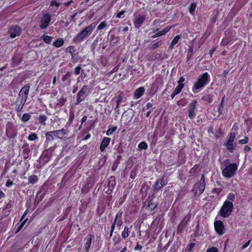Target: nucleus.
I'll use <instances>...</instances> for the list:
<instances>
[{
	"label": "nucleus",
	"instance_id": "a18cd8bd",
	"mask_svg": "<svg viewBox=\"0 0 252 252\" xmlns=\"http://www.w3.org/2000/svg\"><path fill=\"white\" fill-rule=\"evenodd\" d=\"M196 7V4L195 3H192L189 8V11L190 14H193L194 12L195 8Z\"/></svg>",
	"mask_w": 252,
	"mask_h": 252
},
{
	"label": "nucleus",
	"instance_id": "c756f323",
	"mask_svg": "<svg viewBox=\"0 0 252 252\" xmlns=\"http://www.w3.org/2000/svg\"><path fill=\"white\" fill-rule=\"evenodd\" d=\"M181 38V36L179 35H176L172 40L171 43L169 46L170 49L173 48L174 46L177 43L179 40Z\"/></svg>",
	"mask_w": 252,
	"mask_h": 252
},
{
	"label": "nucleus",
	"instance_id": "bf43d9fd",
	"mask_svg": "<svg viewBox=\"0 0 252 252\" xmlns=\"http://www.w3.org/2000/svg\"><path fill=\"white\" fill-rule=\"evenodd\" d=\"M251 240H249L245 244H244L241 247V250H244L245 248H246L251 244Z\"/></svg>",
	"mask_w": 252,
	"mask_h": 252
},
{
	"label": "nucleus",
	"instance_id": "69168bd1",
	"mask_svg": "<svg viewBox=\"0 0 252 252\" xmlns=\"http://www.w3.org/2000/svg\"><path fill=\"white\" fill-rule=\"evenodd\" d=\"M13 184V182L8 180L5 184V186L7 187H10Z\"/></svg>",
	"mask_w": 252,
	"mask_h": 252
},
{
	"label": "nucleus",
	"instance_id": "7c9ffc66",
	"mask_svg": "<svg viewBox=\"0 0 252 252\" xmlns=\"http://www.w3.org/2000/svg\"><path fill=\"white\" fill-rule=\"evenodd\" d=\"M47 117L44 115H41L38 117V121L39 123H40L43 126H45L46 123L45 121L47 120Z\"/></svg>",
	"mask_w": 252,
	"mask_h": 252
},
{
	"label": "nucleus",
	"instance_id": "c9c22d12",
	"mask_svg": "<svg viewBox=\"0 0 252 252\" xmlns=\"http://www.w3.org/2000/svg\"><path fill=\"white\" fill-rule=\"evenodd\" d=\"M129 228L127 226H125L124 231L122 233V237L124 239L126 238L129 235Z\"/></svg>",
	"mask_w": 252,
	"mask_h": 252
},
{
	"label": "nucleus",
	"instance_id": "dca6fc26",
	"mask_svg": "<svg viewBox=\"0 0 252 252\" xmlns=\"http://www.w3.org/2000/svg\"><path fill=\"white\" fill-rule=\"evenodd\" d=\"M155 197V195L153 194L151 196V198L149 201L147 208L149 210L152 211L157 207L158 203L157 201H155L154 199Z\"/></svg>",
	"mask_w": 252,
	"mask_h": 252
},
{
	"label": "nucleus",
	"instance_id": "3c124183",
	"mask_svg": "<svg viewBox=\"0 0 252 252\" xmlns=\"http://www.w3.org/2000/svg\"><path fill=\"white\" fill-rule=\"evenodd\" d=\"M249 141V138L247 136H245L244 138L242 140H240L239 141V143L240 144H246Z\"/></svg>",
	"mask_w": 252,
	"mask_h": 252
},
{
	"label": "nucleus",
	"instance_id": "6e6552de",
	"mask_svg": "<svg viewBox=\"0 0 252 252\" xmlns=\"http://www.w3.org/2000/svg\"><path fill=\"white\" fill-rule=\"evenodd\" d=\"M30 85L29 84H27L21 89L18 95L21 96V98L27 100L29 94Z\"/></svg>",
	"mask_w": 252,
	"mask_h": 252
},
{
	"label": "nucleus",
	"instance_id": "e433bc0d",
	"mask_svg": "<svg viewBox=\"0 0 252 252\" xmlns=\"http://www.w3.org/2000/svg\"><path fill=\"white\" fill-rule=\"evenodd\" d=\"M98 39L97 38H96L94 41L92 43L91 45V50L93 52V53L94 54V50H95V49L97 45V43H98Z\"/></svg>",
	"mask_w": 252,
	"mask_h": 252
},
{
	"label": "nucleus",
	"instance_id": "c03bdc74",
	"mask_svg": "<svg viewBox=\"0 0 252 252\" xmlns=\"http://www.w3.org/2000/svg\"><path fill=\"white\" fill-rule=\"evenodd\" d=\"M30 150L29 148H26L23 150V154L25 158H27L29 156Z\"/></svg>",
	"mask_w": 252,
	"mask_h": 252
},
{
	"label": "nucleus",
	"instance_id": "de8ad7c7",
	"mask_svg": "<svg viewBox=\"0 0 252 252\" xmlns=\"http://www.w3.org/2000/svg\"><path fill=\"white\" fill-rule=\"evenodd\" d=\"M37 138L38 137L35 133H32L28 136V139L30 141H33Z\"/></svg>",
	"mask_w": 252,
	"mask_h": 252
},
{
	"label": "nucleus",
	"instance_id": "473e14b6",
	"mask_svg": "<svg viewBox=\"0 0 252 252\" xmlns=\"http://www.w3.org/2000/svg\"><path fill=\"white\" fill-rule=\"evenodd\" d=\"M162 44V42L161 41H159L156 43H155L154 44H152L149 47V48L152 50H154L156 49H157L158 47L160 46L161 44Z\"/></svg>",
	"mask_w": 252,
	"mask_h": 252
},
{
	"label": "nucleus",
	"instance_id": "4d7b16f0",
	"mask_svg": "<svg viewBox=\"0 0 252 252\" xmlns=\"http://www.w3.org/2000/svg\"><path fill=\"white\" fill-rule=\"evenodd\" d=\"M206 252H218V250L216 247H213L208 249Z\"/></svg>",
	"mask_w": 252,
	"mask_h": 252
},
{
	"label": "nucleus",
	"instance_id": "c85d7f7f",
	"mask_svg": "<svg viewBox=\"0 0 252 252\" xmlns=\"http://www.w3.org/2000/svg\"><path fill=\"white\" fill-rule=\"evenodd\" d=\"M58 130V133L59 135V139H63V137L64 135H66L68 133V130L67 129H65L64 128H62Z\"/></svg>",
	"mask_w": 252,
	"mask_h": 252
},
{
	"label": "nucleus",
	"instance_id": "f03ea898",
	"mask_svg": "<svg viewBox=\"0 0 252 252\" xmlns=\"http://www.w3.org/2000/svg\"><path fill=\"white\" fill-rule=\"evenodd\" d=\"M209 81V75L207 72L200 75L197 80L194 83L192 90L194 93H197Z\"/></svg>",
	"mask_w": 252,
	"mask_h": 252
},
{
	"label": "nucleus",
	"instance_id": "39448f33",
	"mask_svg": "<svg viewBox=\"0 0 252 252\" xmlns=\"http://www.w3.org/2000/svg\"><path fill=\"white\" fill-rule=\"evenodd\" d=\"M88 92L89 87L87 85H84L76 95V101L75 103L76 105H78L85 99L87 96Z\"/></svg>",
	"mask_w": 252,
	"mask_h": 252
},
{
	"label": "nucleus",
	"instance_id": "6ab92c4d",
	"mask_svg": "<svg viewBox=\"0 0 252 252\" xmlns=\"http://www.w3.org/2000/svg\"><path fill=\"white\" fill-rule=\"evenodd\" d=\"M45 137H46V141L45 143L47 145L51 141H53L54 139V135L53 134V132L52 131L47 132L45 133Z\"/></svg>",
	"mask_w": 252,
	"mask_h": 252
},
{
	"label": "nucleus",
	"instance_id": "e2e57ef3",
	"mask_svg": "<svg viewBox=\"0 0 252 252\" xmlns=\"http://www.w3.org/2000/svg\"><path fill=\"white\" fill-rule=\"evenodd\" d=\"M115 224H116V223H115L114 222L113 224L111 226V231H110V236H112V235L113 232V231L114 230V228H115Z\"/></svg>",
	"mask_w": 252,
	"mask_h": 252
},
{
	"label": "nucleus",
	"instance_id": "6e6d98bb",
	"mask_svg": "<svg viewBox=\"0 0 252 252\" xmlns=\"http://www.w3.org/2000/svg\"><path fill=\"white\" fill-rule=\"evenodd\" d=\"M142 249V246L140 245L138 242L137 243L136 246L134 248L135 251H141Z\"/></svg>",
	"mask_w": 252,
	"mask_h": 252
},
{
	"label": "nucleus",
	"instance_id": "9d476101",
	"mask_svg": "<svg viewBox=\"0 0 252 252\" xmlns=\"http://www.w3.org/2000/svg\"><path fill=\"white\" fill-rule=\"evenodd\" d=\"M214 227L216 231L219 235H222L224 233V226L223 222L221 221H215L214 222Z\"/></svg>",
	"mask_w": 252,
	"mask_h": 252
},
{
	"label": "nucleus",
	"instance_id": "a19ab883",
	"mask_svg": "<svg viewBox=\"0 0 252 252\" xmlns=\"http://www.w3.org/2000/svg\"><path fill=\"white\" fill-rule=\"evenodd\" d=\"M107 26V24L105 21H103L97 26V29L99 31L104 29Z\"/></svg>",
	"mask_w": 252,
	"mask_h": 252
},
{
	"label": "nucleus",
	"instance_id": "680f3d73",
	"mask_svg": "<svg viewBox=\"0 0 252 252\" xmlns=\"http://www.w3.org/2000/svg\"><path fill=\"white\" fill-rule=\"evenodd\" d=\"M52 132H53V134L54 135V138L55 137H56L57 138H59V133H58V130H54V131H52Z\"/></svg>",
	"mask_w": 252,
	"mask_h": 252
},
{
	"label": "nucleus",
	"instance_id": "aec40b11",
	"mask_svg": "<svg viewBox=\"0 0 252 252\" xmlns=\"http://www.w3.org/2000/svg\"><path fill=\"white\" fill-rule=\"evenodd\" d=\"M145 92V89L144 87H141L136 89L134 92V97L136 98H139L144 94Z\"/></svg>",
	"mask_w": 252,
	"mask_h": 252
},
{
	"label": "nucleus",
	"instance_id": "4c0bfd02",
	"mask_svg": "<svg viewBox=\"0 0 252 252\" xmlns=\"http://www.w3.org/2000/svg\"><path fill=\"white\" fill-rule=\"evenodd\" d=\"M65 101L66 99L64 97L61 96V97L58 99V102L57 103V105L63 106V105H64Z\"/></svg>",
	"mask_w": 252,
	"mask_h": 252
},
{
	"label": "nucleus",
	"instance_id": "774afa93",
	"mask_svg": "<svg viewBox=\"0 0 252 252\" xmlns=\"http://www.w3.org/2000/svg\"><path fill=\"white\" fill-rule=\"evenodd\" d=\"M244 150L245 152H248L251 150V148L248 146H246L245 147Z\"/></svg>",
	"mask_w": 252,
	"mask_h": 252
},
{
	"label": "nucleus",
	"instance_id": "393cba45",
	"mask_svg": "<svg viewBox=\"0 0 252 252\" xmlns=\"http://www.w3.org/2000/svg\"><path fill=\"white\" fill-rule=\"evenodd\" d=\"M224 145L227 147V150L230 152H233L235 150V147L232 142L227 141L224 144Z\"/></svg>",
	"mask_w": 252,
	"mask_h": 252
},
{
	"label": "nucleus",
	"instance_id": "ddd939ff",
	"mask_svg": "<svg viewBox=\"0 0 252 252\" xmlns=\"http://www.w3.org/2000/svg\"><path fill=\"white\" fill-rule=\"evenodd\" d=\"M145 20V16L139 15L138 17L135 19L133 23L135 28L139 29Z\"/></svg>",
	"mask_w": 252,
	"mask_h": 252
},
{
	"label": "nucleus",
	"instance_id": "0eeeda50",
	"mask_svg": "<svg viewBox=\"0 0 252 252\" xmlns=\"http://www.w3.org/2000/svg\"><path fill=\"white\" fill-rule=\"evenodd\" d=\"M51 15L49 13L44 14L41 17L40 21L39 27L41 29H44L47 28L51 22Z\"/></svg>",
	"mask_w": 252,
	"mask_h": 252
},
{
	"label": "nucleus",
	"instance_id": "f3484780",
	"mask_svg": "<svg viewBox=\"0 0 252 252\" xmlns=\"http://www.w3.org/2000/svg\"><path fill=\"white\" fill-rule=\"evenodd\" d=\"M171 27H170V26L166 27L163 30H162L159 32H158L155 34L153 35L152 36V38H155L157 37L165 35L168 32H169V31L171 29Z\"/></svg>",
	"mask_w": 252,
	"mask_h": 252
},
{
	"label": "nucleus",
	"instance_id": "423d86ee",
	"mask_svg": "<svg viewBox=\"0 0 252 252\" xmlns=\"http://www.w3.org/2000/svg\"><path fill=\"white\" fill-rule=\"evenodd\" d=\"M205 188V178L204 175H202L200 181L198 183L195 184L193 188V191L195 193H197V189L199 190V194H201L203 193Z\"/></svg>",
	"mask_w": 252,
	"mask_h": 252
},
{
	"label": "nucleus",
	"instance_id": "13d9d810",
	"mask_svg": "<svg viewBox=\"0 0 252 252\" xmlns=\"http://www.w3.org/2000/svg\"><path fill=\"white\" fill-rule=\"evenodd\" d=\"M190 219V215L188 214V215L184 217L183 220H184L185 222H188Z\"/></svg>",
	"mask_w": 252,
	"mask_h": 252
},
{
	"label": "nucleus",
	"instance_id": "864d4df0",
	"mask_svg": "<svg viewBox=\"0 0 252 252\" xmlns=\"http://www.w3.org/2000/svg\"><path fill=\"white\" fill-rule=\"evenodd\" d=\"M82 69L81 65H79L74 69V73L76 75H78L80 73V71Z\"/></svg>",
	"mask_w": 252,
	"mask_h": 252
},
{
	"label": "nucleus",
	"instance_id": "72a5a7b5",
	"mask_svg": "<svg viewBox=\"0 0 252 252\" xmlns=\"http://www.w3.org/2000/svg\"><path fill=\"white\" fill-rule=\"evenodd\" d=\"M50 157L47 154L42 155L40 158V160L44 164L47 163Z\"/></svg>",
	"mask_w": 252,
	"mask_h": 252
},
{
	"label": "nucleus",
	"instance_id": "4be33fe9",
	"mask_svg": "<svg viewBox=\"0 0 252 252\" xmlns=\"http://www.w3.org/2000/svg\"><path fill=\"white\" fill-rule=\"evenodd\" d=\"M64 44V40L63 38H58L53 43V45L56 48L62 46Z\"/></svg>",
	"mask_w": 252,
	"mask_h": 252
},
{
	"label": "nucleus",
	"instance_id": "0e129e2a",
	"mask_svg": "<svg viewBox=\"0 0 252 252\" xmlns=\"http://www.w3.org/2000/svg\"><path fill=\"white\" fill-rule=\"evenodd\" d=\"M27 219H26L18 227V229L16 231V233L18 232V231H19L23 227V225H24L26 221L27 220Z\"/></svg>",
	"mask_w": 252,
	"mask_h": 252
},
{
	"label": "nucleus",
	"instance_id": "5701e85b",
	"mask_svg": "<svg viewBox=\"0 0 252 252\" xmlns=\"http://www.w3.org/2000/svg\"><path fill=\"white\" fill-rule=\"evenodd\" d=\"M123 95L122 94H120L116 98V107L115 108V110L116 112H117L118 113H119V105H120V103L122 101V99H123Z\"/></svg>",
	"mask_w": 252,
	"mask_h": 252
},
{
	"label": "nucleus",
	"instance_id": "1a4fd4ad",
	"mask_svg": "<svg viewBox=\"0 0 252 252\" xmlns=\"http://www.w3.org/2000/svg\"><path fill=\"white\" fill-rule=\"evenodd\" d=\"M197 102L196 100H192L189 105V117L190 119H193L195 116V109Z\"/></svg>",
	"mask_w": 252,
	"mask_h": 252
},
{
	"label": "nucleus",
	"instance_id": "f257e3e1",
	"mask_svg": "<svg viewBox=\"0 0 252 252\" xmlns=\"http://www.w3.org/2000/svg\"><path fill=\"white\" fill-rule=\"evenodd\" d=\"M95 25L92 24L88 26L85 27L81 32L74 37L72 41L76 44H78L82 41L88 35L91 34L95 28Z\"/></svg>",
	"mask_w": 252,
	"mask_h": 252
},
{
	"label": "nucleus",
	"instance_id": "2f4dec72",
	"mask_svg": "<svg viewBox=\"0 0 252 252\" xmlns=\"http://www.w3.org/2000/svg\"><path fill=\"white\" fill-rule=\"evenodd\" d=\"M38 181V178L36 175H31L29 177L28 181L29 183L34 184Z\"/></svg>",
	"mask_w": 252,
	"mask_h": 252
},
{
	"label": "nucleus",
	"instance_id": "09e8293b",
	"mask_svg": "<svg viewBox=\"0 0 252 252\" xmlns=\"http://www.w3.org/2000/svg\"><path fill=\"white\" fill-rule=\"evenodd\" d=\"M71 73L70 72H67L63 76L62 78V81H65L66 80H68L70 77Z\"/></svg>",
	"mask_w": 252,
	"mask_h": 252
},
{
	"label": "nucleus",
	"instance_id": "20e7f679",
	"mask_svg": "<svg viewBox=\"0 0 252 252\" xmlns=\"http://www.w3.org/2000/svg\"><path fill=\"white\" fill-rule=\"evenodd\" d=\"M237 168L238 166L236 163H230L223 169L222 175L225 178H230L235 175Z\"/></svg>",
	"mask_w": 252,
	"mask_h": 252
},
{
	"label": "nucleus",
	"instance_id": "7ed1b4c3",
	"mask_svg": "<svg viewBox=\"0 0 252 252\" xmlns=\"http://www.w3.org/2000/svg\"><path fill=\"white\" fill-rule=\"evenodd\" d=\"M233 208V205L232 202L226 200L220 211V214L221 216L224 218H227L231 215Z\"/></svg>",
	"mask_w": 252,
	"mask_h": 252
},
{
	"label": "nucleus",
	"instance_id": "2eb2a0df",
	"mask_svg": "<svg viewBox=\"0 0 252 252\" xmlns=\"http://www.w3.org/2000/svg\"><path fill=\"white\" fill-rule=\"evenodd\" d=\"M111 141V138L108 137H104L101 143L100 146V151L101 152H103L105 150V149L108 146L109 144Z\"/></svg>",
	"mask_w": 252,
	"mask_h": 252
},
{
	"label": "nucleus",
	"instance_id": "ea45409f",
	"mask_svg": "<svg viewBox=\"0 0 252 252\" xmlns=\"http://www.w3.org/2000/svg\"><path fill=\"white\" fill-rule=\"evenodd\" d=\"M31 117L30 114L26 113L22 116L21 120L23 122H26L30 119Z\"/></svg>",
	"mask_w": 252,
	"mask_h": 252
},
{
	"label": "nucleus",
	"instance_id": "f8f14e48",
	"mask_svg": "<svg viewBox=\"0 0 252 252\" xmlns=\"http://www.w3.org/2000/svg\"><path fill=\"white\" fill-rule=\"evenodd\" d=\"M167 182L163 180V178H160L157 180L154 186V189L155 191L159 190L163 186L166 185Z\"/></svg>",
	"mask_w": 252,
	"mask_h": 252
},
{
	"label": "nucleus",
	"instance_id": "f704fd0d",
	"mask_svg": "<svg viewBox=\"0 0 252 252\" xmlns=\"http://www.w3.org/2000/svg\"><path fill=\"white\" fill-rule=\"evenodd\" d=\"M184 85L183 84H179L178 86H177L175 88V89L174 90L173 92L175 93V94H178L181 92V91L183 89V88H184Z\"/></svg>",
	"mask_w": 252,
	"mask_h": 252
},
{
	"label": "nucleus",
	"instance_id": "9b49d317",
	"mask_svg": "<svg viewBox=\"0 0 252 252\" xmlns=\"http://www.w3.org/2000/svg\"><path fill=\"white\" fill-rule=\"evenodd\" d=\"M21 32V29L18 26L12 27L9 30V33L11 38H14L17 36H19Z\"/></svg>",
	"mask_w": 252,
	"mask_h": 252
},
{
	"label": "nucleus",
	"instance_id": "338daca9",
	"mask_svg": "<svg viewBox=\"0 0 252 252\" xmlns=\"http://www.w3.org/2000/svg\"><path fill=\"white\" fill-rule=\"evenodd\" d=\"M52 5H55L56 7H59L60 6V3L57 2L56 0H53L52 1H51V4Z\"/></svg>",
	"mask_w": 252,
	"mask_h": 252
},
{
	"label": "nucleus",
	"instance_id": "a878e982",
	"mask_svg": "<svg viewBox=\"0 0 252 252\" xmlns=\"http://www.w3.org/2000/svg\"><path fill=\"white\" fill-rule=\"evenodd\" d=\"M41 38L47 44H50L53 39L52 36L46 35L45 34L41 36Z\"/></svg>",
	"mask_w": 252,
	"mask_h": 252
},
{
	"label": "nucleus",
	"instance_id": "a211bd4d",
	"mask_svg": "<svg viewBox=\"0 0 252 252\" xmlns=\"http://www.w3.org/2000/svg\"><path fill=\"white\" fill-rule=\"evenodd\" d=\"M93 238H94V236L93 235H88L86 237V252H88L91 244H92V240Z\"/></svg>",
	"mask_w": 252,
	"mask_h": 252
},
{
	"label": "nucleus",
	"instance_id": "79ce46f5",
	"mask_svg": "<svg viewBox=\"0 0 252 252\" xmlns=\"http://www.w3.org/2000/svg\"><path fill=\"white\" fill-rule=\"evenodd\" d=\"M224 96L223 97V98H222L221 100V102H220V104L219 105V108H218V112L219 113V114H221V112H222V110L223 109V108H224V105H223V101H224Z\"/></svg>",
	"mask_w": 252,
	"mask_h": 252
},
{
	"label": "nucleus",
	"instance_id": "052dcab7",
	"mask_svg": "<svg viewBox=\"0 0 252 252\" xmlns=\"http://www.w3.org/2000/svg\"><path fill=\"white\" fill-rule=\"evenodd\" d=\"M125 10L121 11V12H120L117 14L116 17L118 18H121V16L122 15H123L125 13Z\"/></svg>",
	"mask_w": 252,
	"mask_h": 252
},
{
	"label": "nucleus",
	"instance_id": "37998d69",
	"mask_svg": "<svg viewBox=\"0 0 252 252\" xmlns=\"http://www.w3.org/2000/svg\"><path fill=\"white\" fill-rule=\"evenodd\" d=\"M117 129V126H113L109 128L106 131V135H110L112 134Z\"/></svg>",
	"mask_w": 252,
	"mask_h": 252
},
{
	"label": "nucleus",
	"instance_id": "bb28decb",
	"mask_svg": "<svg viewBox=\"0 0 252 252\" xmlns=\"http://www.w3.org/2000/svg\"><path fill=\"white\" fill-rule=\"evenodd\" d=\"M213 95L211 94H207L206 95H204L202 97V99L203 100L206 101L208 102V103H211L213 101Z\"/></svg>",
	"mask_w": 252,
	"mask_h": 252
},
{
	"label": "nucleus",
	"instance_id": "49530a36",
	"mask_svg": "<svg viewBox=\"0 0 252 252\" xmlns=\"http://www.w3.org/2000/svg\"><path fill=\"white\" fill-rule=\"evenodd\" d=\"M236 137V134L234 132H231L229 135V138L227 140V141L231 142L233 143V142L234 141V139Z\"/></svg>",
	"mask_w": 252,
	"mask_h": 252
},
{
	"label": "nucleus",
	"instance_id": "412c9836",
	"mask_svg": "<svg viewBox=\"0 0 252 252\" xmlns=\"http://www.w3.org/2000/svg\"><path fill=\"white\" fill-rule=\"evenodd\" d=\"M65 52L69 53L71 55L72 59H74L75 56L76 55V50L73 46H70L65 49Z\"/></svg>",
	"mask_w": 252,
	"mask_h": 252
},
{
	"label": "nucleus",
	"instance_id": "58836bf2",
	"mask_svg": "<svg viewBox=\"0 0 252 252\" xmlns=\"http://www.w3.org/2000/svg\"><path fill=\"white\" fill-rule=\"evenodd\" d=\"M148 148L147 144L145 142H142L138 145V148L140 150H146Z\"/></svg>",
	"mask_w": 252,
	"mask_h": 252
},
{
	"label": "nucleus",
	"instance_id": "5fc2aeb1",
	"mask_svg": "<svg viewBox=\"0 0 252 252\" xmlns=\"http://www.w3.org/2000/svg\"><path fill=\"white\" fill-rule=\"evenodd\" d=\"M221 191L222 189L220 188H215L212 190V192L217 193L218 195Z\"/></svg>",
	"mask_w": 252,
	"mask_h": 252
},
{
	"label": "nucleus",
	"instance_id": "4468645a",
	"mask_svg": "<svg viewBox=\"0 0 252 252\" xmlns=\"http://www.w3.org/2000/svg\"><path fill=\"white\" fill-rule=\"evenodd\" d=\"M27 100H24L19 97L17 98L16 102L15 109L17 112L21 111Z\"/></svg>",
	"mask_w": 252,
	"mask_h": 252
},
{
	"label": "nucleus",
	"instance_id": "cd10ccee",
	"mask_svg": "<svg viewBox=\"0 0 252 252\" xmlns=\"http://www.w3.org/2000/svg\"><path fill=\"white\" fill-rule=\"evenodd\" d=\"M115 186V177L111 176L108 181V187L110 189H113Z\"/></svg>",
	"mask_w": 252,
	"mask_h": 252
},
{
	"label": "nucleus",
	"instance_id": "b1692460",
	"mask_svg": "<svg viewBox=\"0 0 252 252\" xmlns=\"http://www.w3.org/2000/svg\"><path fill=\"white\" fill-rule=\"evenodd\" d=\"M187 223H188L187 222H185L184 220H182L180 222V223L179 224V225L177 227V232L181 233L183 231L184 228L186 227Z\"/></svg>",
	"mask_w": 252,
	"mask_h": 252
},
{
	"label": "nucleus",
	"instance_id": "8fccbe9b",
	"mask_svg": "<svg viewBox=\"0 0 252 252\" xmlns=\"http://www.w3.org/2000/svg\"><path fill=\"white\" fill-rule=\"evenodd\" d=\"M227 199H228V201H233L234 200L235 198V196L234 195V194L232 193H229L227 196Z\"/></svg>",
	"mask_w": 252,
	"mask_h": 252
},
{
	"label": "nucleus",
	"instance_id": "603ef678",
	"mask_svg": "<svg viewBox=\"0 0 252 252\" xmlns=\"http://www.w3.org/2000/svg\"><path fill=\"white\" fill-rule=\"evenodd\" d=\"M74 118V113L73 111H70L69 116V122L71 123Z\"/></svg>",
	"mask_w": 252,
	"mask_h": 252
}]
</instances>
